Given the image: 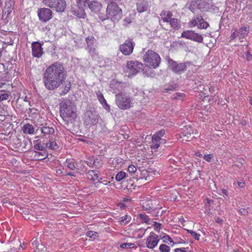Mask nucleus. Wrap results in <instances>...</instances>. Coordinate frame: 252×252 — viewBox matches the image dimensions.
Returning a JSON list of instances; mask_svg holds the SVG:
<instances>
[{
	"label": "nucleus",
	"mask_w": 252,
	"mask_h": 252,
	"mask_svg": "<svg viewBox=\"0 0 252 252\" xmlns=\"http://www.w3.org/2000/svg\"><path fill=\"white\" fill-rule=\"evenodd\" d=\"M96 94L98 100L102 105H103V103H106V100L104 99L103 95L100 91H99L97 92Z\"/></svg>",
	"instance_id": "nucleus-31"
},
{
	"label": "nucleus",
	"mask_w": 252,
	"mask_h": 252,
	"mask_svg": "<svg viewBox=\"0 0 252 252\" xmlns=\"http://www.w3.org/2000/svg\"><path fill=\"white\" fill-rule=\"evenodd\" d=\"M84 123L87 126H91L98 122V115L94 108L87 111L85 114Z\"/></svg>",
	"instance_id": "nucleus-6"
},
{
	"label": "nucleus",
	"mask_w": 252,
	"mask_h": 252,
	"mask_svg": "<svg viewBox=\"0 0 252 252\" xmlns=\"http://www.w3.org/2000/svg\"><path fill=\"white\" fill-rule=\"evenodd\" d=\"M249 31V28L247 27H242L241 28L239 31L237 32L239 34V39H243L245 36L248 34Z\"/></svg>",
	"instance_id": "nucleus-27"
},
{
	"label": "nucleus",
	"mask_w": 252,
	"mask_h": 252,
	"mask_svg": "<svg viewBox=\"0 0 252 252\" xmlns=\"http://www.w3.org/2000/svg\"><path fill=\"white\" fill-rule=\"evenodd\" d=\"M200 3V0H193L190 2L189 4V8L192 12H194L198 8V5Z\"/></svg>",
	"instance_id": "nucleus-24"
},
{
	"label": "nucleus",
	"mask_w": 252,
	"mask_h": 252,
	"mask_svg": "<svg viewBox=\"0 0 252 252\" xmlns=\"http://www.w3.org/2000/svg\"><path fill=\"white\" fill-rule=\"evenodd\" d=\"M186 230L188 233H190L195 240H198L199 239V234H197L195 231H193L192 230H190L189 229H186Z\"/></svg>",
	"instance_id": "nucleus-37"
},
{
	"label": "nucleus",
	"mask_w": 252,
	"mask_h": 252,
	"mask_svg": "<svg viewBox=\"0 0 252 252\" xmlns=\"http://www.w3.org/2000/svg\"><path fill=\"white\" fill-rule=\"evenodd\" d=\"M160 60L159 55L152 50H148L143 56V60L147 65L154 68L159 66Z\"/></svg>",
	"instance_id": "nucleus-4"
},
{
	"label": "nucleus",
	"mask_w": 252,
	"mask_h": 252,
	"mask_svg": "<svg viewBox=\"0 0 252 252\" xmlns=\"http://www.w3.org/2000/svg\"><path fill=\"white\" fill-rule=\"evenodd\" d=\"M34 148L36 150L44 151V150L45 149L46 147L43 146V145H41L40 143H37L34 145Z\"/></svg>",
	"instance_id": "nucleus-42"
},
{
	"label": "nucleus",
	"mask_w": 252,
	"mask_h": 252,
	"mask_svg": "<svg viewBox=\"0 0 252 252\" xmlns=\"http://www.w3.org/2000/svg\"><path fill=\"white\" fill-rule=\"evenodd\" d=\"M169 66L172 70L176 73H181L186 70L188 65L190 64L189 62L177 63L176 62L171 59L168 60Z\"/></svg>",
	"instance_id": "nucleus-8"
},
{
	"label": "nucleus",
	"mask_w": 252,
	"mask_h": 252,
	"mask_svg": "<svg viewBox=\"0 0 252 252\" xmlns=\"http://www.w3.org/2000/svg\"><path fill=\"white\" fill-rule=\"evenodd\" d=\"M45 147H49V148L52 150H56L58 148V146L56 143L54 141H51V140L50 141V142L46 144Z\"/></svg>",
	"instance_id": "nucleus-32"
},
{
	"label": "nucleus",
	"mask_w": 252,
	"mask_h": 252,
	"mask_svg": "<svg viewBox=\"0 0 252 252\" xmlns=\"http://www.w3.org/2000/svg\"><path fill=\"white\" fill-rule=\"evenodd\" d=\"M53 12L49 8H42L38 10V16L40 21L46 22L52 18Z\"/></svg>",
	"instance_id": "nucleus-10"
},
{
	"label": "nucleus",
	"mask_w": 252,
	"mask_h": 252,
	"mask_svg": "<svg viewBox=\"0 0 252 252\" xmlns=\"http://www.w3.org/2000/svg\"><path fill=\"white\" fill-rule=\"evenodd\" d=\"M158 241V236L154 233L151 232L150 235L147 239V246L148 248L153 249L157 246Z\"/></svg>",
	"instance_id": "nucleus-15"
},
{
	"label": "nucleus",
	"mask_w": 252,
	"mask_h": 252,
	"mask_svg": "<svg viewBox=\"0 0 252 252\" xmlns=\"http://www.w3.org/2000/svg\"><path fill=\"white\" fill-rule=\"evenodd\" d=\"M241 213L243 214L244 215H246L247 214L248 212L246 211V210L243 209L242 211H241Z\"/></svg>",
	"instance_id": "nucleus-62"
},
{
	"label": "nucleus",
	"mask_w": 252,
	"mask_h": 252,
	"mask_svg": "<svg viewBox=\"0 0 252 252\" xmlns=\"http://www.w3.org/2000/svg\"><path fill=\"white\" fill-rule=\"evenodd\" d=\"M157 133L159 135V137L161 138V137L163 136V135L165 134V131L164 130H161L157 132Z\"/></svg>",
	"instance_id": "nucleus-55"
},
{
	"label": "nucleus",
	"mask_w": 252,
	"mask_h": 252,
	"mask_svg": "<svg viewBox=\"0 0 252 252\" xmlns=\"http://www.w3.org/2000/svg\"><path fill=\"white\" fill-rule=\"evenodd\" d=\"M143 208L144 210H154L156 207L153 204V201L151 200H148L145 201L143 204Z\"/></svg>",
	"instance_id": "nucleus-23"
},
{
	"label": "nucleus",
	"mask_w": 252,
	"mask_h": 252,
	"mask_svg": "<svg viewBox=\"0 0 252 252\" xmlns=\"http://www.w3.org/2000/svg\"><path fill=\"white\" fill-rule=\"evenodd\" d=\"M6 11H4L3 13V14H2V18H3L5 16V17L6 18Z\"/></svg>",
	"instance_id": "nucleus-63"
},
{
	"label": "nucleus",
	"mask_w": 252,
	"mask_h": 252,
	"mask_svg": "<svg viewBox=\"0 0 252 252\" xmlns=\"http://www.w3.org/2000/svg\"><path fill=\"white\" fill-rule=\"evenodd\" d=\"M159 250L161 252H168L170 251V248L165 244H161L159 247Z\"/></svg>",
	"instance_id": "nucleus-38"
},
{
	"label": "nucleus",
	"mask_w": 252,
	"mask_h": 252,
	"mask_svg": "<svg viewBox=\"0 0 252 252\" xmlns=\"http://www.w3.org/2000/svg\"><path fill=\"white\" fill-rule=\"evenodd\" d=\"M172 13L171 11H168L167 13V14L165 17L162 18V21L164 22H169L170 23V21L172 20Z\"/></svg>",
	"instance_id": "nucleus-33"
},
{
	"label": "nucleus",
	"mask_w": 252,
	"mask_h": 252,
	"mask_svg": "<svg viewBox=\"0 0 252 252\" xmlns=\"http://www.w3.org/2000/svg\"><path fill=\"white\" fill-rule=\"evenodd\" d=\"M159 146V144L158 142H155V143H153V144L151 145V148L152 149H158Z\"/></svg>",
	"instance_id": "nucleus-51"
},
{
	"label": "nucleus",
	"mask_w": 252,
	"mask_h": 252,
	"mask_svg": "<svg viewBox=\"0 0 252 252\" xmlns=\"http://www.w3.org/2000/svg\"><path fill=\"white\" fill-rule=\"evenodd\" d=\"M153 178V173L147 170H143L141 171L140 176L138 180L146 181L147 182H150Z\"/></svg>",
	"instance_id": "nucleus-19"
},
{
	"label": "nucleus",
	"mask_w": 252,
	"mask_h": 252,
	"mask_svg": "<svg viewBox=\"0 0 252 252\" xmlns=\"http://www.w3.org/2000/svg\"><path fill=\"white\" fill-rule=\"evenodd\" d=\"M44 248L43 245L38 244V246H37V250L35 251V252H42L43 251Z\"/></svg>",
	"instance_id": "nucleus-49"
},
{
	"label": "nucleus",
	"mask_w": 252,
	"mask_h": 252,
	"mask_svg": "<svg viewBox=\"0 0 252 252\" xmlns=\"http://www.w3.org/2000/svg\"><path fill=\"white\" fill-rule=\"evenodd\" d=\"M247 59L248 61L251 60L252 59V55L251 54L249 51H247L246 53Z\"/></svg>",
	"instance_id": "nucleus-54"
},
{
	"label": "nucleus",
	"mask_w": 252,
	"mask_h": 252,
	"mask_svg": "<svg viewBox=\"0 0 252 252\" xmlns=\"http://www.w3.org/2000/svg\"><path fill=\"white\" fill-rule=\"evenodd\" d=\"M32 56L36 58L40 57L43 53L41 44L38 42H35L32 43Z\"/></svg>",
	"instance_id": "nucleus-18"
},
{
	"label": "nucleus",
	"mask_w": 252,
	"mask_h": 252,
	"mask_svg": "<svg viewBox=\"0 0 252 252\" xmlns=\"http://www.w3.org/2000/svg\"><path fill=\"white\" fill-rule=\"evenodd\" d=\"M126 175L125 172L121 171L116 175L115 179L118 182L121 181L125 178Z\"/></svg>",
	"instance_id": "nucleus-34"
},
{
	"label": "nucleus",
	"mask_w": 252,
	"mask_h": 252,
	"mask_svg": "<svg viewBox=\"0 0 252 252\" xmlns=\"http://www.w3.org/2000/svg\"><path fill=\"white\" fill-rule=\"evenodd\" d=\"M97 233L95 232L92 231H89L87 232L86 235L88 237H89L90 238H93V239H95V237L97 236Z\"/></svg>",
	"instance_id": "nucleus-41"
},
{
	"label": "nucleus",
	"mask_w": 252,
	"mask_h": 252,
	"mask_svg": "<svg viewBox=\"0 0 252 252\" xmlns=\"http://www.w3.org/2000/svg\"><path fill=\"white\" fill-rule=\"evenodd\" d=\"M161 225V223L154 222V226L156 230L160 229Z\"/></svg>",
	"instance_id": "nucleus-52"
},
{
	"label": "nucleus",
	"mask_w": 252,
	"mask_h": 252,
	"mask_svg": "<svg viewBox=\"0 0 252 252\" xmlns=\"http://www.w3.org/2000/svg\"><path fill=\"white\" fill-rule=\"evenodd\" d=\"M70 88H71V83H70V82H68L67 83H66L65 84L63 91L60 93V94L63 95V94H67L68 92V91L70 90Z\"/></svg>",
	"instance_id": "nucleus-30"
},
{
	"label": "nucleus",
	"mask_w": 252,
	"mask_h": 252,
	"mask_svg": "<svg viewBox=\"0 0 252 252\" xmlns=\"http://www.w3.org/2000/svg\"><path fill=\"white\" fill-rule=\"evenodd\" d=\"M244 183L243 182H238V185L240 188H243L244 187Z\"/></svg>",
	"instance_id": "nucleus-61"
},
{
	"label": "nucleus",
	"mask_w": 252,
	"mask_h": 252,
	"mask_svg": "<svg viewBox=\"0 0 252 252\" xmlns=\"http://www.w3.org/2000/svg\"><path fill=\"white\" fill-rule=\"evenodd\" d=\"M106 14L99 15V19L104 21L106 19H110L113 21H118L121 19L123 12L122 9L117 4L107 5L106 9Z\"/></svg>",
	"instance_id": "nucleus-3"
},
{
	"label": "nucleus",
	"mask_w": 252,
	"mask_h": 252,
	"mask_svg": "<svg viewBox=\"0 0 252 252\" xmlns=\"http://www.w3.org/2000/svg\"><path fill=\"white\" fill-rule=\"evenodd\" d=\"M171 26L176 30L179 29L181 27L180 22L177 19L172 18L170 22Z\"/></svg>",
	"instance_id": "nucleus-29"
},
{
	"label": "nucleus",
	"mask_w": 252,
	"mask_h": 252,
	"mask_svg": "<svg viewBox=\"0 0 252 252\" xmlns=\"http://www.w3.org/2000/svg\"><path fill=\"white\" fill-rule=\"evenodd\" d=\"M134 44V42H132L131 40H127L124 44L120 46V50L124 55H129L133 51Z\"/></svg>",
	"instance_id": "nucleus-12"
},
{
	"label": "nucleus",
	"mask_w": 252,
	"mask_h": 252,
	"mask_svg": "<svg viewBox=\"0 0 252 252\" xmlns=\"http://www.w3.org/2000/svg\"><path fill=\"white\" fill-rule=\"evenodd\" d=\"M67 166L69 168H70L71 170H73L75 168V166L74 163L72 162L68 163Z\"/></svg>",
	"instance_id": "nucleus-53"
},
{
	"label": "nucleus",
	"mask_w": 252,
	"mask_h": 252,
	"mask_svg": "<svg viewBox=\"0 0 252 252\" xmlns=\"http://www.w3.org/2000/svg\"><path fill=\"white\" fill-rule=\"evenodd\" d=\"M134 243H126L122 244L120 245V247L123 249H127L130 247H134Z\"/></svg>",
	"instance_id": "nucleus-39"
},
{
	"label": "nucleus",
	"mask_w": 252,
	"mask_h": 252,
	"mask_svg": "<svg viewBox=\"0 0 252 252\" xmlns=\"http://www.w3.org/2000/svg\"><path fill=\"white\" fill-rule=\"evenodd\" d=\"M42 152H35L34 157L38 160H41L45 159L48 157V154L45 151Z\"/></svg>",
	"instance_id": "nucleus-25"
},
{
	"label": "nucleus",
	"mask_w": 252,
	"mask_h": 252,
	"mask_svg": "<svg viewBox=\"0 0 252 252\" xmlns=\"http://www.w3.org/2000/svg\"><path fill=\"white\" fill-rule=\"evenodd\" d=\"M162 239L164 242H167L168 241H170V242H173L172 239L168 235H164L162 237Z\"/></svg>",
	"instance_id": "nucleus-47"
},
{
	"label": "nucleus",
	"mask_w": 252,
	"mask_h": 252,
	"mask_svg": "<svg viewBox=\"0 0 252 252\" xmlns=\"http://www.w3.org/2000/svg\"><path fill=\"white\" fill-rule=\"evenodd\" d=\"M222 221H223L221 219H220V218H217L216 219V222L217 223L221 224L222 223Z\"/></svg>",
	"instance_id": "nucleus-57"
},
{
	"label": "nucleus",
	"mask_w": 252,
	"mask_h": 252,
	"mask_svg": "<svg viewBox=\"0 0 252 252\" xmlns=\"http://www.w3.org/2000/svg\"><path fill=\"white\" fill-rule=\"evenodd\" d=\"M161 141L160 143H161L164 141V139H162L156 133L152 137V143L158 142V141Z\"/></svg>",
	"instance_id": "nucleus-36"
},
{
	"label": "nucleus",
	"mask_w": 252,
	"mask_h": 252,
	"mask_svg": "<svg viewBox=\"0 0 252 252\" xmlns=\"http://www.w3.org/2000/svg\"><path fill=\"white\" fill-rule=\"evenodd\" d=\"M139 217L143 220V221H144L145 222L147 223V222L149 220V219L148 217L146 215H145L144 214H140Z\"/></svg>",
	"instance_id": "nucleus-48"
},
{
	"label": "nucleus",
	"mask_w": 252,
	"mask_h": 252,
	"mask_svg": "<svg viewBox=\"0 0 252 252\" xmlns=\"http://www.w3.org/2000/svg\"><path fill=\"white\" fill-rule=\"evenodd\" d=\"M121 0H104L107 5L117 4Z\"/></svg>",
	"instance_id": "nucleus-44"
},
{
	"label": "nucleus",
	"mask_w": 252,
	"mask_h": 252,
	"mask_svg": "<svg viewBox=\"0 0 252 252\" xmlns=\"http://www.w3.org/2000/svg\"><path fill=\"white\" fill-rule=\"evenodd\" d=\"M87 43V49L88 50L90 54L92 57L97 55L96 49L95 48V38L93 36H89L86 38Z\"/></svg>",
	"instance_id": "nucleus-13"
},
{
	"label": "nucleus",
	"mask_w": 252,
	"mask_h": 252,
	"mask_svg": "<svg viewBox=\"0 0 252 252\" xmlns=\"http://www.w3.org/2000/svg\"><path fill=\"white\" fill-rule=\"evenodd\" d=\"M128 171L131 173H134L136 172L137 169L133 165H130L128 167Z\"/></svg>",
	"instance_id": "nucleus-45"
},
{
	"label": "nucleus",
	"mask_w": 252,
	"mask_h": 252,
	"mask_svg": "<svg viewBox=\"0 0 252 252\" xmlns=\"http://www.w3.org/2000/svg\"><path fill=\"white\" fill-rule=\"evenodd\" d=\"M183 140L189 141L195 136L194 135V129L189 126H186L183 130Z\"/></svg>",
	"instance_id": "nucleus-16"
},
{
	"label": "nucleus",
	"mask_w": 252,
	"mask_h": 252,
	"mask_svg": "<svg viewBox=\"0 0 252 252\" xmlns=\"http://www.w3.org/2000/svg\"><path fill=\"white\" fill-rule=\"evenodd\" d=\"M196 156L197 157H201L202 156V155L200 153H196Z\"/></svg>",
	"instance_id": "nucleus-64"
},
{
	"label": "nucleus",
	"mask_w": 252,
	"mask_h": 252,
	"mask_svg": "<svg viewBox=\"0 0 252 252\" xmlns=\"http://www.w3.org/2000/svg\"><path fill=\"white\" fill-rule=\"evenodd\" d=\"M115 101L117 106L122 110L129 109L132 104V99L130 97L122 92L116 94Z\"/></svg>",
	"instance_id": "nucleus-5"
},
{
	"label": "nucleus",
	"mask_w": 252,
	"mask_h": 252,
	"mask_svg": "<svg viewBox=\"0 0 252 252\" xmlns=\"http://www.w3.org/2000/svg\"><path fill=\"white\" fill-rule=\"evenodd\" d=\"M60 116L66 125L72 124L77 118L76 107L69 99L63 100L60 104Z\"/></svg>",
	"instance_id": "nucleus-2"
},
{
	"label": "nucleus",
	"mask_w": 252,
	"mask_h": 252,
	"mask_svg": "<svg viewBox=\"0 0 252 252\" xmlns=\"http://www.w3.org/2000/svg\"><path fill=\"white\" fill-rule=\"evenodd\" d=\"M237 36L239 37V34L238 33L237 31H235L231 34L230 38L231 40H233Z\"/></svg>",
	"instance_id": "nucleus-50"
},
{
	"label": "nucleus",
	"mask_w": 252,
	"mask_h": 252,
	"mask_svg": "<svg viewBox=\"0 0 252 252\" xmlns=\"http://www.w3.org/2000/svg\"><path fill=\"white\" fill-rule=\"evenodd\" d=\"M120 87H121V84L117 81L113 80L110 83V87L114 90H115Z\"/></svg>",
	"instance_id": "nucleus-35"
},
{
	"label": "nucleus",
	"mask_w": 252,
	"mask_h": 252,
	"mask_svg": "<svg viewBox=\"0 0 252 252\" xmlns=\"http://www.w3.org/2000/svg\"><path fill=\"white\" fill-rule=\"evenodd\" d=\"M74 15L76 16L79 18H84L86 16L85 10L83 9H80L77 10H74L72 11Z\"/></svg>",
	"instance_id": "nucleus-28"
},
{
	"label": "nucleus",
	"mask_w": 252,
	"mask_h": 252,
	"mask_svg": "<svg viewBox=\"0 0 252 252\" xmlns=\"http://www.w3.org/2000/svg\"><path fill=\"white\" fill-rule=\"evenodd\" d=\"M23 131L24 133L28 134H33L34 131V128L32 125L31 124L25 125L23 127Z\"/></svg>",
	"instance_id": "nucleus-26"
},
{
	"label": "nucleus",
	"mask_w": 252,
	"mask_h": 252,
	"mask_svg": "<svg viewBox=\"0 0 252 252\" xmlns=\"http://www.w3.org/2000/svg\"><path fill=\"white\" fill-rule=\"evenodd\" d=\"M181 37L200 43L202 42L203 40V38L201 35L195 33L192 31H184L181 34Z\"/></svg>",
	"instance_id": "nucleus-11"
},
{
	"label": "nucleus",
	"mask_w": 252,
	"mask_h": 252,
	"mask_svg": "<svg viewBox=\"0 0 252 252\" xmlns=\"http://www.w3.org/2000/svg\"><path fill=\"white\" fill-rule=\"evenodd\" d=\"M213 154L206 155L203 156V158L207 161L210 162L211 159L213 157Z\"/></svg>",
	"instance_id": "nucleus-46"
},
{
	"label": "nucleus",
	"mask_w": 252,
	"mask_h": 252,
	"mask_svg": "<svg viewBox=\"0 0 252 252\" xmlns=\"http://www.w3.org/2000/svg\"><path fill=\"white\" fill-rule=\"evenodd\" d=\"M190 26L194 27L197 26L199 29H207L209 25L204 21V19L200 14L196 15V17L192 19L189 23Z\"/></svg>",
	"instance_id": "nucleus-9"
},
{
	"label": "nucleus",
	"mask_w": 252,
	"mask_h": 252,
	"mask_svg": "<svg viewBox=\"0 0 252 252\" xmlns=\"http://www.w3.org/2000/svg\"><path fill=\"white\" fill-rule=\"evenodd\" d=\"M103 105H104V108L106 110L109 111L110 110V106L106 102V103H103Z\"/></svg>",
	"instance_id": "nucleus-58"
},
{
	"label": "nucleus",
	"mask_w": 252,
	"mask_h": 252,
	"mask_svg": "<svg viewBox=\"0 0 252 252\" xmlns=\"http://www.w3.org/2000/svg\"><path fill=\"white\" fill-rule=\"evenodd\" d=\"M148 8V4L145 1H141L137 3V10L140 13L147 11Z\"/></svg>",
	"instance_id": "nucleus-21"
},
{
	"label": "nucleus",
	"mask_w": 252,
	"mask_h": 252,
	"mask_svg": "<svg viewBox=\"0 0 252 252\" xmlns=\"http://www.w3.org/2000/svg\"><path fill=\"white\" fill-rule=\"evenodd\" d=\"M32 245H35V246H36V247H37V246H38V245L39 244L38 242L36 240H34V241H32Z\"/></svg>",
	"instance_id": "nucleus-60"
},
{
	"label": "nucleus",
	"mask_w": 252,
	"mask_h": 252,
	"mask_svg": "<svg viewBox=\"0 0 252 252\" xmlns=\"http://www.w3.org/2000/svg\"><path fill=\"white\" fill-rule=\"evenodd\" d=\"M38 130H39L42 133L47 135H50L54 133V129L52 127L42 126L37 129V131Z\"/></svg>",
	"instance_id": "nucleus-22"
},
{
	"label": "nucleus",
	"mask_w": 252,
	"mask_h": 252,
	"mask_svg": "<svg viewBox=\"0 0 252 252\" xmlns=\"http://www.w3.org/2000/svg\"><path fill=\"white\" fill-rule=\"evenodd\" d=\"M130 219H131L130 217H129L127 216H124V217L121 218V220H120V221L121 222V223H125V224H126L128 221H130Z\"/></svg>",
	"instance_id": "nucleus-40"
},
{
	"label": "nucleus",
	"mask_w": 252,
	"mask_h": 252,
	"mask_svg": "<svg viewBox=\"0 0 252 252\" xmlns=\"http://www.w3.org/2000/svg\"><path fill=\"white\" fill-rule=\"evenodd\" d=\"M139 65H141V64L137 62L128 61L127 62L126 66L129 70L128 75L129 77L135 75L138 72L139 69L140 68L138 66Z\"/></svg>",
	"instance_id": "nucleus-14"
},
{
	"label": "nucleus",
	"mask_w": 252,
	"mask_h": 252,
	"mask_svg": "<svg viewBox=\"0 0 252 252\" xmlns=\"http://www.w3.org/2000/svg\"><path fill=\"white\" fill-rule=\"evenodd\" d=\"M88 7L90 10L95 13H98L99 16L103 15L99 12L102 8V4L97 0H92L88 3Z\"/></svg>",
	"instance_id": "nucleus-17"
},
{
	"label": "nucleus",
	"mask_w": 252,
	"mask_h": 252,
	"mask_svg": "<svg viewBox=\"0 0 252 252\" xmlns=\"http://www.w3.org/2000/svg\"><path fill=\"white\" fill-rule=\"evenodd\" d=\"M167 13L165 11L163 10L161 11V13L160 14V16L161 17V20H162V18L163 17H165L167 14Z\"/></svg>",
	"instance_id": "nucleus-56"
},
{
	"label": "nucleus",
	"mask_w": 252,
	"mask_h": 252,
	"mask_svg": "<svg viewBox=\"0 0 252 252\" xmlns=\"http://www.w3.org/2000/svg\"><path fill=\"white\" fill-rule=\"evenodd\" d=\"M87 178L94 181L98 180L99 172L96 170H90L87 173Z\"/></svg>",
	"instance_id": "nucleus-20"
},
{
	"label": "nucleus",
	"mask_w": 252,
	"mask_h": 252,
	"mask_svg": "<svg viewBox=\"0 0 252 252\" xmlns=\"http://www.w3.org/2000/svg\"><path fill=\"white\" fill-rule=\"evenodd\" d=\"M43 2L46 6L55 8L58 12L64 11L66 6L65 0H43Z\"/></svg>",
	"instance_id": "nucleus-7"
},
{
	"label": "nucleus",
	"mask_w": 252,
	"mask_h": 252,
	"mask_svg": "<svg viewBox=\"0 0 252 252\" xmlns=\"http://www.w3.org/2000/svg\"><path fill=\"white\" fill-rule=\"evenodd\" d=\"M10 96V95L8 94L4 93L0 94V101H3L7 100Z\"/></svg>",
	"instance_id": "nucleus-43"
},
{
	"label": "nucleus",
	"mask_w": 252,
	"mask_h": 252,
	"mask_svg": "<svg viewBox=\"0 0 252 252\" xmlns=\"http://www.w3.org/2000/svg\"><path fill=\"white\" fill-rule=\"evenodd\" d=\"M8 8H9L7 11H5L6 12V17L8 16V15L11 12V10L12 8H11V7H8Z\"/></svg>",
	"instance_id": "nucleus-59"
},
{
	"label": "nucleus",
	"mask_w": 252,
	"mask_h": 252,
	"mask_svg": "<svg viewBox=\"0 0 252 252\" xmlns=\"http://www.w3.org/2000/svg\"><path fill=\"white\" fill-rule=\"evenodd\" d=\"M43 75V83L49 90H54L59 87L64 82L67 76L63 64L59 62L48 66Z\"/></svg>",
	"instance_id": "nucleus-1"
}]
</instances>
